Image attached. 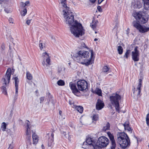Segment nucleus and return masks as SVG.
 <instances>
[{
	"mask_svg": "<svg viewBox=\"0 0 149 149\" xmlns=\"http://www.w3.org/2000/svg\"><path fill=\"white\" fill-rule=\"evenodd\" d=\"M61 133L63 136H64L66 138L67 137V136H68V135L66 134L65 132L63 131H61Z\"/></svg>",
	"mask_w": 149,
	"mask_h": 149,
	"instance_id": "obj_42",
	"label": "nucleus"
},
{
	"mask_svg": "<svg viewBox=\"0 0 149 149\" xmlns=\"http://www.w3.org/2000/svg\"><path fill=\"white\" fill-rule=\"evenodd\" d=\"M97 143L99 145L98 146L102 148H105L107 146L109 143V141L107 137L102 136L98 138Z\"/></svg>",
	"mask_w": 149,
	"mask_h": 149,
	"instance_id": "obj_7",
	"label": "nucleus"
},
{
	"mask_svg": "<svg viewBox=\"0 0 149 149\" xmlns=\"http://www.w3.org/2000/svg\"><path fill=\"white\" fill-rule=\"evenodd\" d=\"M95 92L98 95L100 96L102 95V91L101 89L99 88H96V89L95 91Z\"/></svg>",
	"mask_w": 149,
	"mask_h": 149,
	"instance_id": "obj_31",
	"label": "nucleus"
},
{
	"mask_svg": "<svg viewBox=\"0 0 149 149\" xmlns=\"http://www.w3.org/2000/svg\"><path fill=\"white\" fill-rule=\"evenodd\" d=\"M107 134L111 141L115 140L113 136L111 133V132H107Z\"/></svg>",
	"mask_w": 149,
	"mask_h": 149,
	"instance_id": "obj_29",
	"label": "nucleus"
},
{
	"mask_svg": "<svg viewBox=\"0 0 149 149\" xmlns=\"http://www.w3.org/2000/svg\"><path fill=\"white\" fill-rule=\"evenodd\" d=\"M44 98H45L44 97H40V103L43 102V101H44Z\"/></svg>",
	"mask_w": 149,
	"mask_h": 149,
	"instance_id": "obj_47",
	"label": "nucleus"
},
{
	"mask_svg": "<svg viewBox=\"0 0 149 149\" xmlns=\"http://www.w3.org/2000/svg\"><path fill=\"white\" fill-rule=\"evenodd\" d=\"M86 142L87 144L92 146L94 149H102L98 145L96 144V141L93 138H88L86 139Z\"/></svg>",
	"mask_w": 149,
	"mask_h": 149,
	"instance_id": "obj_10",
	"label": "nucleus"
},
{
	"mask_svg": "<svg viewBox=\"0 0 149 149\" xmlns=\"http://www.w3.org/2000/svg\"><path fill=\"white\" fill-rule=\"evenodd\" d=\"M49 95H50V93H49Z\"/></svg>",
	"mask_w": 149,
	"mask_h": 149,
	"instance_id": "obj_64",
	"label": "nucleus"
},
{
	"mask_svg": "<svg viewBox=\"0 0 149 149\" xmlns=\"http://www.w3.org/2000/svg\"><path fill=\"white\" fill-rule=\"evenodd\" d=\"M110 99L111 103L112 105L114 106L116 111L119 113V101L121 99L120 95L117 93L113 94L110 97Z\"/></svg>",
	"mask_w": 149,
	"mask_h": 149,
	"instance_id": "obj_4",
	"label": "nucleus"
},
{
	"mask_svg": "<svg viewBox=\"0 0 149 149\" xmlns=\"http://www.w3.org/2000/svg\"><path fill=\"white\" fill-rule=\"evenodd\" d=\"M30 5V1H27L25 3L21 2L20 3V7L23 10L20 11V14L22 16H24L27 13V9L25 7L26 6H29Z\"/></svg>",
	"mask_w": 149,
	"mask_h": 149,
	"instance_id": "obj_11",
	"label": "nucleus"
},
{
	"mask_svg": "<svg viewBox=\"0 0 149 149\" xmlns=\"http://www.w3.org/2000/svg\"><path fill=\"white\" fill-rule=\"evenodd\" d=\"M26 77L27 79L29 80H31L33 79L31 74L28 71L26 72Z\"/></svg>",
	"mask_w": 149,
	"mask_h": 149,
	"instance_id": "obj_28",
	"label": "nucleus"
},
{
	"mask_svg": "<svg viewBox=\"0 0 149 149\" xmlns=\"http://www.w3.org/2000/svg\"><path fill=\"white\" fill-rule=\"evenodd\" d=\"M125 130H127L128 131L132 132V129L129 126V122H126L123 124Z\"/></svg>",
	"mask_w": 149,
	"mask_h": 149,
	"instance_id": "obj_20",
	"label": "nucleus"
},
{
	"mask_svg": "<svg viewBox=\"0 0 149 149\" xmlns=\"http://www.w3.org/2000/svg\"><path fill=\"white\" fill-rule=\"evenodd\" d=\"M146 121L147 125L149 126V113L148 114L146 115Z\"/></svg>",
	"mask_w": 149,
	"mask_h": 149,
	"instance_id": "obj_40",
	"label": "nucleus"
},
{
	"mask_svg": "<svg viewBox=\"0 0 149 149\" xmlns=\"http://www.w3.org/2000/svg\"><path fill=\"white\" fill-rule=\"evenodd\" d=\"M72 105H71L72 107L73 108H75L76 107H77V106H76L74 104V103L73 102L72 103Z\"/></svg>",
	"mask_w": 149,
	"mask_h": 149,
	"instance_id": "obj_52",
	"label": "nucleus"
},
{
	"mask_svg": "<svg viewBox=\"0 0 149 149\" xmlns=\"http://www.w3.org/2000/svg\"><path fill=\"white\" fill-rule=\"evenodd\" d=\"M7 10V9H5V11H6V12L7 13H9L10 12L9 11V10Z\"/></svg>",
	"mask_w": 149,
	"mask_h": 149,
	"instance_id": "obj_54",
	"label": "nucleus"
},
{
	"mask_svg": "<svg viewBox=\"0 0 149 149\" xmlns=\"http://www.w3.org/2000/svg\"><path fill=\"white\" fill-rule=\"evenodd\" d=\"M1 90L2 91V93L5 95H7V90H6V86H3L1 87Z\"/></svg>",
	"mask_w": 149,
	"mask_h": 149,
	"instance_id": "obj_35",
	"label": "nucleus"
},
{
	"mask_svg": "<svg viewBox=\"0 0 149 149\" xmlns=\"http://www.w3.org/2000/svg\"><path fill=\"white\" fill-rule=\"evenodd\" d=\"M54 136V134L53 133H52L51 134V136L49 137L48 141V145L49 147H52L53 146Z\"/></svg>",
	"mask_w": 149,
	"mask_h": 149,
	"instance_id": "obj_18",
	"label": "nucleus"
},
{
	"mask_svg": "<svg viewBox=\"0 0 149 149\" xmlns=\"http://www.w3.org/2000/svg\"><path fill=\"white\" fill-rule=\"evenodd\" d=\"M142 6V4L139 1H137L136 3L134 5V7L135 8H140Z\"/></svg>",
	"mask_w": 149,
	"mask_h": 149,
	"instance_id": "obj_26",
	"label": "nucleus"
},
{
	"mask_svg": "<svg viewBox=\"0 0 149 149\" xmlns=\"http://www.w3.org/2000/svg\"><path fill=\"white\" fill-rule=\"evenodd\" d=\"M118 51L120 54H121L123 52V49L121 46H119L118 47Z\"/></svg>",
	"mask_w": 149,
	"mask_h": 149,
	"instance_id": "obj_34",
	"label": "nucleus"
},
{
	"mask_svg": "<svg viewBox=\"0 0 149 149\" xmlns=\"http://www.w3.org/2000/svg\"><path fill=\"white\" fill-rule=\"evenodd\" d=\"M4 0H0V4L1 3V2L3 1Z\"/></svg>",
	"mask_w": 149,
	"mask_h": 149,
	"instance_id": "obj_58",
	"label": "nucleus"
},
{
	"mask_svg": "<svg viewBox=\"0 0 149 149\" xmlns=\"http://www.w3.org/2000/svg\"><path fill=\"white\" fill-rule=\"evenodd\" d=\"M32 138L33 139V144H37L38 141V136L35 134H33L32 135Z\"/></svg>",
	"mask_w": 149,
	"mask_h": 149,
	"instance_id": "obj_21",
	"label": "nucleus"
},
{
	"mask_svg": "<svg viewBox=\"0 0 149 149\" xmlns=\"http://www.w3.org/2000/svg\"><path fill=\"white\" fill-rule=\"evenodd\" d=\"M116 141L123 149H125L130 145V141L127 135L124 132L118 133L117 135Z\"/></svg>",
	"mask_w": 149,
	"mask_h": 149,
	"instance_id": "obj_2",
	"label": "nucleus"
},
{
	"mask_svg": "<svg viewBox=\"0 0 149 149\" xmlns=\"http://www.w3.org/2000/svg\"><path fill=\"white\" fill-rule=\"evenodd\" d=\"M97 9L99 12H101L102 11V9H101V6H98L97 7Z\"/></svg>",
	"mask_w": 149,
	"mask_h": 149,
	"instance_id": "obj_46",
	"label": "nucleus"
},
{
	"mask_svg": "<svg viewBox=\"0 0 149 149\" xmlns=\"http://www.w3.org/2000/svg\"><path fill=\"white\" fill-rule=\"evenodd\" d=\"M57 84L58 85L60 86H64L65 84L64 81L63 80L61 79L58 80L57 81Z\"/></svg>",
	"mask_w": 149,
	"mask_h": 149,
	"instance_id": "obj_33",
	"label": "nucleus"
},
{
	"mask_svg": "<svg viewBox=\"0 0 149 149\" xmlns=\"http://www.w3.org/2000/svg\"><path fill=\"white\" fill-rule=\"evenodd\" d=\"M144 8L146 10L149 9V0H143Z\"/></svg>",
	"mask_w": 149,
	"mask_h": 149,
	"instance_id": "obj_22",
	"label": "nucleus"
},
{
	"mask_svg": "<svg viewBox=\"0 0 149 149\" xmlns=\"http://www.w3.org/2000/svg\"><path fill=\"white\" fill-rule=\"evenodd\" d=\"M42 64L44 67L49 66L51 64L50 58L43 59Z\"/></svg>",
	"mask_w": 149,
	"mask_h": 149,
	"instance_id": "obj_19",
	"label": "nucleus"
},
{
	"mask_svg": "<svg viewBox=\"0 0 149 149\" xmlns=\"http://www.w3.org/2000/svg\"><path fill=\"white\" fill-rule=\"evenodd\" d=\"M63 11L64 13V21L66 24L70 25L74 22L70 28L71 33L76 37H79L84 35V30L81 24L76 20L74 21L73 13L68 10H63Z\"/></svg>",
	"mask_w": 149,
	"mask_h": 149,
	"instance_id": "obj_1",
	"label": "nucleus"
},
{
	"mask_svg": "<svg viewBox=\"0 0 149 149\" xmlns=\"http://www.w3.org/2000/svg\"><path fill=\"white\" fill-rule=\"evenodd\" d=\"M142 12H134L132 14L133 16L136 19L138 20L141 24H145L148 20V17L146 15H143Z\"/></svg>",
	"mask_w": 149,
	"mask_h": 149,
	"instance_id": "obj_5",
	"label": "nucleus"
},
{
	"mask_svg": "<svg viewBox=\"0 0 149 149\" xmlns=\"http://www.w3.org/2000/svg\"><path fill=\"white\" fill-rule=\"evenodd\" d=\"M41 57L42 59H43L45 58H49L50 57L49 54L47 52H45L42 54Z\"/></svg>",
	"mask_w": 149,
	"mask_h": 149,
	"instance_id": "obj_23",
	"label": "nucleus"
},
{
	"mask_svg": "<svg viewBox=\"0 0 149 149\" xmlns=\"http://www.w3.org/2000/svg\"><path fill=\"white\" fill-rule=\"evenodd\" d=\"M39 46L40 49L42 50L43 48V45L42 43H40L39 44Z\"/></svg>",
	"mask_w": 149,
	"mask_h": 149,
	"instance_id": "obj_44",
	"label": "nucleus"
},
{
	"mask_svg": "<svg viewBox=\"0 0 149 149\" xmlns=\"http://www.w3.org/2000/svg\"><path fill=\"white\" fill-rule=\"evenodd\" d=\"M95 33H97V32H96V31H95Z\"/></svg>",
	"mask_w": 149,
	"mask_h": 149,
	"instance_id": "obj_62",
	"label": "nucleus"
},
{
	"mask_svg": "<svg viewBox=\"0 0 149 149\" xmlns=\"http://www.w3.org/2000/svg\"><path fill=\"white\" fill-rule=\"evenodd\" d=\"M65 117H64V118H63V119H65Z\"/></svg>",
	"mask_w": 149,
	"mask_h": 149,
	"instance_id": "obj_63",
	"label": "nucleus"
},
{
	"mask_svg": "<svg viewBox=\"0 0 149 149\" xmlns=\"http://www.w3.org/2000/svg\"><path fill=\"white\" fill-rule=\"evenodd\" d=\"M18 86L15 87V93L16 94H17L18 93Z\"/></svg>",
	"mask_w": 149,
	"mask_h": 149,
	"instance_id": "obj_51",
	"label": "nucleus"
},
{
	"mask_svg": "<svg viewBox=\"0 0 149 149\" xmlns=\"http://www.w3.org/2000/svg\"><path fill=\"white\" fill-rule=\"evenodd\" d=\"M132 25L140 33H143L149 31V27L141 25L137 21H134L132 22Z\"/></svg>",
	"mask_w": 149,
	"mask_h": 149,
	"instance_id": "obj_6",
	"label": "nucleus"
},
{
	"mask_svg": "<svg viewBox=\"0 0 149 149\" xmlns=\"http://www.w3.org/2000/svg\"><path fill=\"white\" fill-rule=\"evenodd\" d=\"M97 22V21H93L92 23L91 24V26L93 29L96 28Z\"/></svg>",
	"mask_w": 149,
	"mask_h": 149,
	"instance_id": "obj_30",
	"label": "nucleus"
},
{
	"mask_svg": "<svg viewBox=\"0 0 149 149\" xmlns=\"http://www.w3.org/2000/svg\"><path fill=\"white\" fill-rule=\"evenodd\" d=\"M97 40V38H96L95 39L94 41H96Z\"/></svg>",
	"mask_w": 149,
	"mask_h": 149,
	"instance_id": "obj_59",
	"label": "nucleus"
},
{
	"mask_svg": "<svg viewBox=\"0 0 149 149\" xmlns=\"http://www.w3.org/2000/svg\"><path fill=\"white\" fill-rule=\"evenodd\" d=\"M130 50H127L124 56L126 58H128L129 54L130 53Z\"/></svg>",
	"mask_w": 149,
	"mask_h": 149,
	"instance_id": "obj_41",
	"label": "nucleus"
},
{
	"mask_svg": "<svg viewBox=\"0 0 149 149\" xmlns=\"http://www.w3.org/2000/svg\"><path fill=\"white\" fill-rule=\"evenodd\" d=\"M11 75V69L9 68L8 69L4 78L2 79V81L4 82L5 86H6L7 83H9L10 81Z\"/></svg>",
	"mask_w": 149,
	"mask_h": 149,
	"instance_id": "obj_12",
	"label": "nucleus"
},
{
	"mask_svg": "<svg viewBox=\"0 0 149 149\" xmlns=\"http://www.w3.org/2000/svg\"><path fill=\"white\" fill-rule=\"evenodd\" d=\"M65 69V68L63 66H59L58 68V72L59 73H61L63 71H64Z\"/></svg>",
	"mask_w": 149,
	"mask_h": 149,
	"instance_id": "obj_36",
	"label": "nucleus"
},
{
	"mask_svg": "<svg viewBox=\"0 0 149 149\" xmlns=\"http://www.w3.org/2000/svg\"><path fill=\"white\" fill-rule=\"evenodd\" d=\"M100 1H101V0H100V1H99V3L98 2V3H99V4H100Z\"/></svg>",
	"mask_w": 149,
	"mask_h": 149,
	"instance_id": "obj_61",
	"label": "nucleus"
},
{
	"mask_svg": "<svg viewBox=\"0 0 149 149\" xmlns=\"http://www.w3.org/2000/svg\"><path fill=\"white\" fill-rule=\"evenodd\" d=\"M42 148L43 149H44L45 148L43 144L42 145H41Z\"/></svg>",
	"mask_w": 149,
	"mask_h": 149,
	"instance_id": "obj_57",
	"label": "nucleus"
},
{
	"mask_svg": "<svg viewBox=\"0 0 149 149\" xmlns=\"http://www.w3.org/2000/svg\"><path fill=\"white\" fill-rule=\"evenodd\" d=\"M77 85L78 89L81 91H86L88 90V84L87 82L84 80L78 81L77 82Z\"/></svg>",
	"mask_w": 149,
	"mask_h": 149,
	"instance_id": "obj_9",
	"label": "nucleus"
},
{
	"mask_svg": "<svg viewBox=\"0 0 149 149\" xmlns=\"http://www.w3.org/2000/svg\"><path fill=\"white\" fill-rule=\"evenodd\" d=\"M9 21L10 23H11L12 24L13 23V22L12 18H10L9 19Z\"/></svg>",
	"mask_w": 149,
	"mask_h": 149,
	"instance_id": "obj_48",
	"label": "nucleus"
},
{
	"mask_svg": "<svg viewBox=\"0 0 149 149\" xmlns=\"http://www.w3.org/2000/svg\"><path fill=\"white\" fill-rule=\"evenodd\" d=\"M91 2L94 3L95 2L96 0H89Z\"/></svg>",
	"mask_w": 149,
	"mask_h": 149,
	"instance_id": "obj_55",
	"label": "nucleus"
},
{
	"mask_svg": "<svg viewBox=\"0 0 149 149\" xmlns=\"http://www.w3.org/2000/svg\"><path fill=\"white\" fill-rule=\"evenodd\" d=\"M7 124L5 122H3L1 125V128L3 131H5L6 129Z\"/></svg>",
	"mask_w": 149,
	"mask_h": 149,
	"instance_id": "obj_27",
	"label": "nucleus"
},
{
	"mask_svg": "<svg viewBox=\"0 0 149 149\" xmlns=\"http://www.w3.org/2000/svg\"><path fill=\"white\" fill-rule=\"evenodd\" d=\"M1 47L2 49H3V50L5 49V45L4 44H2L1 46Z\"/></svg>",
	"mask_w": 149,
	"mask_h": 149,
	"instance_id": "obj_45",
	"label": "nucleus"
},
{
	"mask_svg": "<svg viewBox=\"0 0 149 149\" xmlns=\"http://www.w3.org/2000/svg\"><path fill=\"white\" fill-rule=\"evenodd\" d=\"M15 80V86L18 87V84L19 82V80L17 77H16L14 78Z\"/></svg>",
	"mask_w": 149,
	"mask_h": 149,
	"instance_id": "obj_37",
	"label": "nucleus"
},
{
	"mask_svg": "<svg viewBox=\"0 0 149 149\" xmlns=\"http://www.w3.org/2000/svg\"><path fill=\"white\" fill-rule=\"evenodd\" d=\"M139 83L138 85L137 89L135 90L134 88L133 89V97L136 100H138L140 96L141 87L142 86V80L141 79H139Z\"/></svg>",
	"mask_w": 149,
	"mask_h": 149,
	"instance_id": "obj_8",
	"label": "nucleus"
},
{
	"mask_svg": "<svg viewBox=\"0 0 149 149\" xmlns=\"http://www.w3.org/2000/svg\"><path fill=\"white\" fill-rule=\"evenodd\" d=\"M138 47L136 46L134 48V51L132 52V58L134 61H138L139 60V52L138 50Z\"/></svg>",
	"mask_w": 149,
	"mask_h": 149,
	"instance_id": "obj_13",
	"label": "nucleus"
},
{
	"mask_svg": "<svg viewBox=\"0 0 149 149\" xmlns=\"http://www.w3.org/2000/svg\"><path fill=\"white\" fill-rule=\"evenodd\" d=\"M62 112L61 110L59 111V114L60 116H62Z\"/></svg>",
	"mask_w": 149,
	"mask_h": 149,
	"instance_id": "obj_53",
	"label": "nucleus"
},
{
	"mask_svg": "<svg viewBox=\"0 0 149 149\" xmlns=\"http://www.w3.org/2000/svg\"><path fill=\"white\" fill-rule=\"evenodd\" d=\"M109 68L107 66H104L103 68L102 71L103 72H106L109 71Z\"/></svg>",
	"mask_w": 149,
	"mask_h": 149,
	"instance_id": "obj_38",
	"label": "nucleus"
},
{
	"mask_svg": "<svg viewBox=\"0 0 149 149\" xmlns=\"http://www.w3.org/2000/svg\"><path fill=\"white\" fill-rule=\"evenodd\" d=\"M29 121H27V122L26 123L27 126L26 127V134L28 139L29 140L31 138V132L30 128L29 127Z\"/></svg>",
	"mask_w": 149,
	"mask_h": 149,
	"instance_id": "obj_15",
	"label": "nucleus"
},
{
	"mask_svg": "<svg viewBox=\"0 0 149 149\" xmlns=\"http://www.w3.org/2000/svg\"><path fill=\"white\" fill-rule=\"evenodd\" d=\"M69 86L72 90V93L76 95L77 93L79 92L78 90L76 87V85L75 84L71 82L69 84Z\"/></svg>",
	"mask_w": 149,
	"mask_h": 149,
	"instance_id": "obj_14",
	"label": "nucleus"
},
{
	"mask_svg": "<svg viewBox=\"0 0 149 149\" xmlns=\"http://www.w3.org/2000/svg\"><path fill=\"white\" fill-rule=\"evenodd\" d=\"M104 104L103 101L98 99L96 104V108L97 110H100L102 109L104 106Z\"/></svg>",
	"mask_w": 149,
	"mask_h": 149,
	"instance_id": "obj_16",
	"label": "nucleus"
},
{
	"mask_svg": "<svg viewBox=\"0 0 149 149\" xmlns=\"http://www.w3.org/2000/svg\"><path fill=\"white\" fill-rule=\"evenodd\" d=\"M31 20H27L26 21V23L27 25H29L31 23Z\"/></svg>",
	"mask_w": 149,
	"mask_h": 149,
	"instance_id": "obj_49",
	"label": "nucleus"
},
{
	"mask_svg": "<svg viewBox=\"0 0 149 149\" xmlns=\"http://www.w3.org/2000/svg\"><path fill=\"white\" fill-rule=\"evenodd\" d=\"M70 64H71V63H70H70H68V64L69 65H70Z\"/></svg>",
	"mask_w": 149,
	"mask_h": 149,
	"instance_id": "obj_60",
	"label": "nucleus"
},
{
	"mask_svg": "<svg viewBox=\"0 0 149 149\" xmlns=\"http://www.w3.org/2000/svg\"><path fill=\"white\" fill-rule=\"evenodd\" d=\"M89 55L88 52L86 51H79L73 53L71 56L74 60L78 63H83L84 58H87Z\"/></svg>",
	"mask_w": 149,
	"mask_h": 149,
	"instance_id": "obj_3",
	"label": "nucleus"
},
{
	"mask_svg": "<svg viewBox=\"0 0 149 149\" xmlns=\"http://www.w3.org/2000/svg\"><path fill=\"white\" fill-rule=\"evenodd\" d=\"M75 109L79 113H82L83 111V108L81 106H77L75 108Z\"/></svg>",
	"mask_w": 149,
	"mask_h": 149,
	"instance_id": "obj_25",
	"label": "nucleus"
},
{
	"mask_svg": "<svg viewBox=\"0 0 149 149\" xmlns=\"http://www.w3.org/2000/svg\"><path fill=\"white\" fill-rule=\"evenodd\" d=\"M72 101H69V104L71 105H72Z\"/></svg>",
	"mask_w": 149,
	"mask_h": 149,
	"instance_id": "obj_56",
	"label": "nucleus"
},
{
	"mask_svg": "<svg viewBox=\"0 0 149 149\" xmlns=\"http://www.w3.org/2000/svg\"><path fill=\"white\" fill-rule=\"evenodd\" d=\"M13 146L11 144H10L8 149H13Z\"/></svg>",
	"mask_w": 149,
	"mask_h": 149,
	"instance_id": "obj_50",
	"label": "nucleus"
},
{
	"mask_svg": "<svg viewBox=\"0 0 149 149\" xmlns=\"http://www.w3.org/2000/svg\"><path fill=\"white\" fill-rule=\"evenodd\" d=\"M110 124L109 123H107L103 127L102 130L104 132H105L107 130H109L110 129Z\"/></svg>",
	"mask_w": 149,
	"mask_h": 149,
	"instance_id": "obj_24",
	"label": "nucleus"
},
{
	"mask_svg": "<svg viewBox=\"0 0 149 149\" xmlns=\"http://www.w3.org/2000/svg\"><path fill=\"white\" fill-rule=\"evenodd\" d=\"M81 43V45L80 47V48H82L83 47H85L86 45H85V43H84V42H82Z\"/></svg>",
	"mask_w": 149,
	"mask_h": 149,
	"instance_id": "obj_43",
	"label": "nucleus"
},
{
	"mask_svg": "<svg viewBox=\"0 0 149 149\" xmlns=\"http://www.w3.org/2000/svg\"><path fill=\"white\" fill-rule=\"evenodd\" d=\"M94 55V52L92 50L91 51V58L88 60V61L85 63H83V64H85L86 65L88 66L92 64L93 61V59H92Z\"/></svg>",
	"mask_w": 149,
	"mask_h": 149,
	"instance_id": "obj_17",
	"label": "nucleus"
},
{
	"mask_svg": "<svg viewBox=\"0 0 149 149\" xmlns=\"http://www.w3.org/2000/svg\"><path fill=\"white\" fill-rule=\"evenodd\" d=\"M99 117L97 115L95 114L93 115L92 117V120L94 121H97L98 120Z\"/></svg>",
	"mask_w": 149,
	"mask_h": 149,
	"instance_id": "obj_39",
	"label": "nucleus"
},
{
	"mask_svg": "<svg viewBox=\"0 0 149 149\" xmlns=\"http://www.w3.org/2000/svg\"><path fill=\"white\" fill-rule=\"evenodd\" d=\"M111 149H114L116 147V144L115 140L111 141Z\"/></svg>",
	"mask_w": 149,
	"mask_h": 149,
	"instance_id": "obj_32",
	"label": "nucleus"
}]
</instances>
